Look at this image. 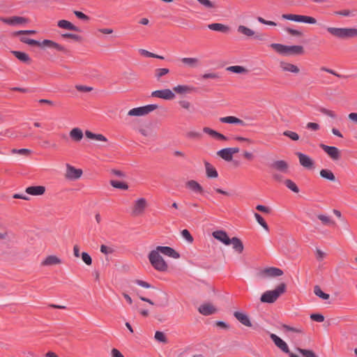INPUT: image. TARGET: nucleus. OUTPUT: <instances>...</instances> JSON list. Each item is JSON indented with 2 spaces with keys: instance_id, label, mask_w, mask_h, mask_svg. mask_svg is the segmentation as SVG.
<instances>
[{
  "instance_id": "obj_26",
  "label": "nucleus",
  "mask_w": 357,
  "mask_h": 357,
  "mask_svg": "<svg viewBox=\"0 0 357 357\" xmlns=\"http://www.w3.org/2000/svg\"><path fill=\"white\" fill-rule=\"evenodd\" d=\"M232 245L233 249L241 254L243 251V244L242 241L237 237H233L230 238V245Z\"/></svg>"
},
{
  "instance_id": "obj_58",
  "label": "nucleus",
  "mask_w": 357,
  "mask_h": 357,
  "mask_svg": "<svg viewBox=\"0 0 357 357\" xmlns=\"http://www.w3.org/2000/svg\"><path fill=\"white\" fill-rule=\"evenodd\" d=\"M74 14L75 15L82 20H84V21H88L89 20V17L87 16L86 15H85L84 13H83L81 11H78V10H74Z\"/></svg>"
},
{
  "instance_id": "obj_42",
  "label": "nucleus",
  "mask_w": 357,
  "mask_h": 357,
  "mask_svg": "<svg viewBox=\"0 0 357 357\" xmlns=\"http://www.w3.org/2000/svg\"><path fill=\"white\" fill-rule=\"evenodd\" d=\"M110 184L114 188L118 189L127 190L128 188V185L126 183L119 181L112 180Z\"/></svg>"
},
{
  "instance_id": "obj_5",
  "label": "nucleus",
  "mask_w": 357,
  "mask_h": 357,
  "mask_svg": "<svg viewBox=\"0 0 357 357\" xmlns=\"http://www.w3.org/2000/svg\"><path fill=\"white\" fill-rule=\"evenodd\" d=\"M283 19L294 21L296 22H302L307 23L310 24H314L317 22L315 18L307 16V15H294V14H283L282 15Z\"/></svg>"
},
{
  "instance_id": "obj_11",
  "label": "nucleus",
  "mask_w": 357,
  "mask_h": 357,
  "mask_svg": "<svg viewBox=\"0 0 357 357\" xmlns=\"http://www.w3.org/2000/svg\"><path fill=\"white\" fill-rule=\"evenodd\" d=\"M320 147L331 157L333 160H337L340 158L339 149L335 146H331L324 144H320Z\"/></svg>"
},
{
  "instance_id": "obj_46",
  "label": "nucleus",
  "mask_w": 357,
  "mask_h": 357,
  "mask_svg": "<svg viewBox=\"0 0 357 357\" xmlns=\"http://www.w3.org/2000/svg\"><path fill=\"white\" fill-rule=\"evenodd\" d=\"M318 111L320 112L321 114H323L324 115L330 116L332 119H335L336 118L335 113L333 111H332V110H330V109H328L326 108L321 107H319L318 109Z\"/></svg>"
},
{
  "instance_id": "obj_37",
  "label": "nucleus",
  "mask_w": 357,
  "mask_h": 357,
  "mask_svg": "<svg viewBox=\"0 0 357 357\" xmlns=\"http://www.w3.org/2000/svg\"><path fill=\"white\" fill-rule=\"evenodd\" d=\"M128 115L131 116H144V113L142 107H139L131 109L128 112Z\"/></svg>"
},
{
  "instance_id": "obj_18",
  "label": "nucleus",
  "mask_w": 357,
  "mask_h": 357,
  "mask_svg": "<svg viewBox=\"0 0 357 357\" xmlns=\"http://www.w3.org/2000/svg\"><path fill=\"white\" fill-rule=\"evenodd\" d=\"M270 337H271V339L275 343V344L279 349H280L283 352H284L286 354L289 353V349L288 345L283 340H282L280 337H278V335H276L275 334H273V333L271 334Z\"/></svg>"
},
{
  "instance_id": "obj_19",
  "label": "nucleus",
  "mask_w": 357,
  "mask_h": 357,
  "mask_svg": "<svg viewBox=\"0 0 357 357\" xmlns=\"http://www.w3.org/2000/svg\"><path fill=\"white\" fill-rule=\"evenodd\" d=\"M198 311L202 315L208 316L214 314L216 312V309L211 303H206L198 307Z\"/></svg>"
},
{
  "instance_id": "obj_7",
  "label": "nucleus",
  "mask_w": 357,
  "mask_h": 357,
  "mask_svg": "<svg viewBox=\"0 0 357 357\" xmlns=\"http://www.w3.org/2000/svg\"><path fill=\"white\" fill-rule=\"evenodd\" d=\"M151 96L164 99V100H172L175 98V94L173 91L169 89L156 90L152 92Z\"/></svg>"
},
{
  "instance_id": "obj_20",
  "label": "nucleus",
  "mask_w": 357,
  "mask_h": 357,
  "mask_svg": "<svg viewBox=\"0 0 357 357\" xmlns=\"http://www.w3.org/2000/svg\"><path fill=\"white\" fill-rule=\"evenodd\" d=\"M25 192L33 196L42 195L45 192V188L43 185L29 186L26 188Z\"/></svg>"
},
{
  "instance_id": "obj_17",
  "label": "nucleus",
  "mask_w": 357,
  "mask_h": 357,
  "mask_svg": "<svg viewBox=\"0 0 357 357\" xmlns=\"http://www.w3.org/2000/svg\"><path fill=\"white\" fill-rule=\"evenodd\" d=\"M237 31L239 33H241L246 36H248V37H254V38L260 40H262L264 39L262 35H259V34L255 35V33L253 30H252L251 29H250L245 26H243V25L238 26Z\"/></svg>"
},
{
  "instance_id": "obj_9",
  "label": "nucleus",
  "mask_w": 357,
  "mask_h": 357,
  "mask_svg": "<svg viewBox=\"0 0 357 357\" xmlns=\"http://www.w3.org/2000/svg\"><path fill=\"white\" fill-rule=\"evenodd\" d=\"M147 206L146 200L144 198L137 199L133 206L132 214L134 215H139L144 213Z\"/></svg>"
},
{
  "instance_id": "obj_24",
  "label": "nucleus",
  "mask_w": 357,
  "mask_h": 357,
  "mask_svg": "<svg viewBox=\"0 0 357 357\" xmlns=\"http://www.w3.org/2000/svg\"><path fill=\"white\" fill-rule=\"evenodd\" d=\"M206 176L210 178H215L218 176V173L215 168L208 162H204Z\"/></svg>"
},
{
  "instance_id": "obj_4",
  "label": "nucleus",
  "mask_w": 357,
  "mask_h": 357,
  "mask_svg": "<svg viewBox=\"0 0 357 357\" xmlns=\"http://www.w3.org/2000/svg\"><path fill=\"white\" fill-rule=\"evenodd\" d=\"M148 257L151 264L155 270L160 272L167 270L168 266L167 263L156 250H151Z\"/></svg>"
},
{
  "instance_id": "obj_36",
  "label": "nucleus",
  "mask_w": 357,
  "mask_h": 357,
  "mask_svg": "<svg viewBox=\"0 0 357 357\" xmlns=\"http://www.w3.org/2000/svg\"><path fill=\"white\" fill-rule=\"evenodd\" d=\"M320 176L322 178H326L329 181H333L335 180V177L333 173L331 170H328V169H321L320 171Z\"/></svg>"
},
{
  "instance_id": "obj_8",
  "label": "nucleus",
  "mask_w": 357,
  "mask_h": 357,
  "mask_svg": "<svg viewBox=\"0 0 357 357\" xmlns=\"http://www.w3.org/2000/svg\"><path fill=\"white\" fill-rule=\"evenodd\" d=\"M82 171L80 169H76L69 164L66 165V177L69 180H76L81 177Z\"/></svg>"
},
{
  "instance_id": "obj_29",
  "label": "nucleus",
  "mask_w": 357,
  "mask_h": 357,
  "mask_svg": "<svg viewBox=\"0 0 357 357\" xmlns=\"http://www.w3.org/2000/svg\"><path fill=\"white\" fill-rule=\"evenodd\" d=\"M43 47H47L49 48H54L58 51L63 52L65 50L63 46L61 45L59 43H56L52 40L45 39L42 41Z\"/></svg>"
},
{
  "instance_id": "obj_1",
  "label": "nucleus",
  "mask_w": 357,
  "mask_h": 357,
  "mask_svg": "<svg viewBox=\"0 0 357 357\" xmlns=\"http://www.w3.org/2000/svg\"><path fill=\"white\" fill-rule=\"evenodd\" d=\"M270 46L278 54L284 56L301 55L304 53V48L301 45H285L280 43H272Z\"/></svg>"
},
{
  "instance_id": "obj_47",
  "label": "nucleus",
  "mask_w": 357,
  "mask_h": 357,
  "mask_svg": "<svg viewBox=\"0 0 357 357\" xmlns=\"http://www.w3.org/2000/svg\"><path fill=\"white\" fill-rule=\"evenodd\" d=\"M297 351L301 354L304 357H317L315 354L310 350L298 348Z\"/></svg>"
},
{
  "instance_id": "obj_3",
  "label": "nucleus",
  "mask_w": 357,
  "mask_h": 357,
  "mask_svg": "<svg viewBox=\"0 0 357 357\" xmlns=\"http://www.w3.org/2000/svg\"><path fill=\"white\" fill-rule=\"evenodd\" d=\"M327 31L338 38L357 37V29L356 28L328 27Z\"/></svg>"
},
{
  "instance_id": "obj_25",
  "label": "nucleus",
  "mask_w": 357,
  "mask_h": 357,
  "mask_svg": "<svg viewBox=\"0 0 357 357\" xmlns=\"http://www.w3.org/2000/svg\"><path fill=\"white\" fill-rule=\"evenodd\" d=\"M57 25L59 28L70 30V31H79V29L73 24L70 22L66 20H61L58 22Z\"/></svg>"
},
{
  "instance_id": "obj_13",
  "label": "nucleus",
  "mask_w": 357,
  "mask_h": 357,
  "mask_svg": "<svg viewBox=\"0 0 357 357\" xmlns=\"http://www.w3.org/2000/svg\"><path fill=\"white\" fill-rule=\"evenodd\" d=\"M296 155L298 157L301 165L307 169L313 167L314 162L310 156L301 152L296 153Z\"/></svg>"
},
{
  "instance_id": "obj_61",
  "label": "nucleus",
  "mask_w": 357,
  "mask_h": 357,
  "mask_svg": "<svg viewBox=\"0 0 357 357\" xmlns=\"http://www.w3.org/2000/svg\"><path fill=\"white\" fill-rule=\"evenodd\" d=\"M203 132L206 134H208L210 136L213 137H215L218 133V132L210 128H208V127H204L203 128Z\"/></svg>"
},
{
  "instance_id": "obj_30",
  "label": "nucleus",
  "mask_w": 357,
  "mask_h": 357,
  "mask_svg": "<svg viewBox=\"0 0 357 357\" xmlns=\"http://www.w3.org/2000/svg\"><path fill=\"white\" fill-rule=\"evenodd\" d=\"M70 137L75 142H79L83 138V132L79 128H73L70 133Z\"/></svg>"
},
{
  "instance_id": "obj_57",
  "label": "nucleus",
  "mask_w": 357,
  "mask_h": 357,
  "mask_svg": "<svg viewBox=\"0 0 357 357\" xmlns=\"http://www.w3.org/2000/svg\"><path fill=\"white\" fill-rule=\"evenodd\" d=\"M310 319L317 322H323L324 321V315L321 314H312L310 315Z\"/></svg>"
},
{
  "instance_id": "obj_38",
  "label": "nucleus",
  "mask_w": 357,
  "mask_h": 357,
  "mask_svg": "<svg viewBox=\"0 0 357 357\" xmlns=\"http://www.w3.org/2000/svg\"><path fill=\"white\" fill-rule=\"evenodd\" d=\"M227 70L234 73H243L247 72V70L241 66H231L227 68Z\"/></svg>"
},
{
  "instance_id": "obj_16",
  "label": "nucleus",
  "mask_w": 357,
  "mask_h": 357,
  "mask_svg": "<svg viewBox=\"0 0 357 357\" xmlns=\"http://www.w3.org/2000/svg\"><path fill=\"white\" fill-rule=\"evenodd\" d=\"M1 21L4 22L5 24L11 25V26H15L17 24H24L28 22V19L20 17V16H13L11 17L8 18H3L1 19Z\"/></svg>"
},
{
  "instance_id": "obj_32",
  "label": "nucleus",
  "mask_w": 357,
  "mask_h": 357,
  "mask_svg": "<svg viewBox=\"0 0 357 357\" xmlns=\"http://www.w3.org/2000/svg\"><path fill=\"white\" fill-rule=\"evenodd\" d=\"M61 263V259L55 255H50L47 257L41 263L43 266H52Z\"/></svg>"
},
{
  "instance_id": "obj_12",
  "label": "nucleus",
  "mask_w": 357,
  "mask_h": 357,
  "mask_svg": "<svg viewBox=\"0 0 357 357\" xmlns=\"http://www.w3.org/2000/svg\"><path fill=\"white\" fill-rule=\"evenodd\" d=\"M154 250H156L158 254L162 253L174 259H178L180 257V255L169 246H157Z\"/></svg>"
},
{
  "instance_id": "obj_2",
  "label": "nucleus",
  "mask_w": 357,
  "mask_h": 357,
  "mask_svg": "<svg viewBox=\"0 0 357 357\" xmlns=\"http://www.w3.org/2000/svg\"><path fill=\"white\" fill-rule=\"evenodd\" d=\"M286 291V284H280L275 289L265 291L260 298L262 303H273Z\"/></svg>"
},
{
  "instance_id": "obj_63",
  "label": "nucleus",
  "mask_w": 357,
  "mask_h": 357,
  "mask_svg": "<svg viewBox=\"0 0 357 357\" xmlns=\"http://www.w3.org/2000/svg\"><path fill=\"white\" fill-rule=\"evenodd\" d=\"M75 88L79 91H82V92H89V91H91L93 90L92 87L84 86V85H76Z\"/></svg>"
},
{
  "instance_id": "obj_53",
  "label": "nucleus",
  "mask_w": 357,
  "mask_h": 357,
  "mask_svg": "<svg viewBox=\"0 0 357 357\" xmlns=\"http://www.w3.org/2000/svg\"><path fill=\"white\" fill-rule=\"evenodd\" d=\"M335 14L337 15H342V16H345V17L355 16V14L354 13V12L351 11L349 10H342L335 11Z\"/></svg>"
},
{
  "instance_id": "obj_48",
  "label": "nucleus",
  "mask_w": 357,
  "mask_h": 357,
  "mask_svg": "<svg viewBox=\"0 0 357 357\" xmlns=\"http://www.w3.org/2000/svg\"><path fill=\"white\" fill-rule=\"evenodd\" d=\"M182 237L186 240L187 242L191 243L193 241V237L190 234V231L188 229H183L181 231Z\"/></svg>"
},
{
  "instance_id": "obj_51",
  "label": "nucleus",
  "mask_w": 357,
  "mask_h": 357,
  "mask_svg": "<svg viewBox=\"0 0 357 357\" xmlns=\"http://www.w3.org/2000/svg\"><path fill=\"white\" fill-rule=\"evenodd\" d=\"M204 8L211 9L215 7L214 3L210 0H197Z\"/></svg>"
},
{
  "instance_id": "obj_10",
  "label": "nucleus",
  "mask_w": 357,
  "mask_h": 357,
  "mask_svg": "<svg viewBox=\"0 0 357 357\" xmlns=\"http://www.w3.org/2000/svg\"><path fill=\"white\" fill-rule=\"evenodd\" d=\"M269 167L281 173L286 174L288 172L289 165L283 160H275L269 165Z\"/></svg>"
},
{
  "instance_id": "obj_59",
  "label": "nucleus",
  "mask_w": 357,
  "mask_h": 357,
  "mask_svg": "<svg viewBox=\"0 0 357 357\" xmlns=\"http://www.w3.org/2000/svg\"><path fill=\"white\" fill-rule=\"evenodd\" d=\"M31 151L28 149H13L12 153H18L22 155H27L30 154Z\"/></svg>"
},
{
  "instance_id": "obj_44",
  "label": "nucleus",
  "mask_w": 357,
  "mask_h": 357,
  "mask_svg": "<svg viewBox=\"0 0 357 357\" xmlns=\"http://www.w3.org/2000/svg\"><path fill=\"white\" fill-rule=\"evenodd\" d=\"M155 339L156 341L162 343H167V337L163 332L161 331H156L155 333Z\"/></svg>"
},
{
  "instance_id": "obj_64",
  "label": "nucleus",
  "mask_w": 357,
  "mask_h": 357,
  "mask_svg": "<svg viewBox=\"0 0 357 357\" xmlns=\"http://www.w3.org/2000/svg\"><path fill=\"white\" fill-rule=\"evenodd\" d=\"M257 20L263 24L269 25V26H276L275 22H274L273 21L266 20L265 19H264L261 17H258Z\"/></svg>"
},
{
  "instance_id": "obj_60",
  "label": "nucleus",
  "mask_w": 357,
  "mask_h": 357,
  "mask_svg": "<svg viewBox=\"0 0 357 357\" xmlns=\"http://www.w3.org/2000/svg\"><path fill=\"white\" fill-rule=\"evenodd\" d=\"M306 128L308 130L317 131L319 130L320 126L317 123L309 122L306 125Z\"/></svg>"
},
{
  "instance_id": "obj_22",
  "label": "nucleus",
  "mask_w": 357,
  "mask_h": 357,
  "mask_svg": "<svg viewBox=\"0 0 357 357\" xmlns=\"http://www.w3.org/2000/svg\"><path fill=\"white\" fill-rule=\"evenodd\" d=\"M220 121L224 123H229V124H238L241 126H244L245 123L243 120L233 116H228L225 117L220 118Z\"/></svg>"
},
{
  "instance_id": "obj_50",
  "label": "nucleus",
  "mask_w": 357,
  "mask_h": 357,
  "mask_svg": "<svg viewBox=\"0 0 357 357\" xmlns=\"http://www.w3.org/2000/svg\"><path fill=\"white\" fill-rule=\"evenodd\" d=\"M169 70L168 68H158L155 70V77L157 79H159L161 77L169 73Z\"/></svg>"
},
{
  "instance_id": "obj_49",
  "label": "nucleus",
  "mask_w": 357,
  "mask_h": 357,
  "mask_svg": "<svg viewBox=\"0 0 357 357\" xmlns=\"http://www.w3.org/2000/svg\"><path fill=\"white\" fill-rule=\"evenodd\" d=\"M284 31L291 35V36H298V37H301L303 35V32L299 31V30H297V29H291V28H285L284 29Z\"/></svg>"
},
{
  "instance_id": "obj_62",
  "label": "nucleus",
  "mask_w": 357,
  "mask_h": 357,
  "mask_svg": "<svg viewBox=\"0 0 357 357\" xmlns=\"http://www.w3.org/2000/svg\"><path fill=\"white\" fill-rule=\"evenodd\" d=\"M202 77L203 79H218L220 77V75H218V73H209L203 74Z\"/></svg>"
},
{
  "instance_id": "obj_55",
  "label": "nucleus",
  "mask_w": 357,
  "mask_h": 357,
  "mask_svg": "<svg viewBox=\"0 0 357 357\" xmlns=\"http://www.w3.org/2000/svg\"><path fill=\"white\" fill-rule=\"evenodd\" d=\"M114 250L112 247H108L105 245L100 246V252L105 255H109L113 253Z\"/></svg>"
},
{
  "instance_id": "obj_6",
  "label": "nucleus",
  "mask_w": 357,
  "mask_h": 357,
  "mask_svg": "<svg viewBox=\"0 0 357 357\" xmlns=\"http://www.w3.org/2000/svg\"><path fill=\"white\" fill-rule=\"evenodd\" d=\"M282 274L283 271L280 268L275 267L266 268L259 272V276L264 279L281 276Z\"/></svg>"
},
{
  "instance_id": "obj_21",
  "label": "nucleus",
  "mask_w": 357,
  "mask_h": 357,
  "mask_svg": "<svg viewBox=\"0 0 357 357\" xmlns=\"http://www.w3.org/2000/svg\"><path fill=\"white\" fill-rule=\"evenodd\" d=\"M186 187L195 193L203 194L204 189L202 185L195 180L188 181Z\"/></svg>"
},
{
  "instance_id": "obj_35",
  "label": "nucleus",
  "mask_w": 357,
  "mask_h": 357,
  "mask_svg": "<svg viewBox=\"0 0 357 357\" xmlns=\"http://www.w3.org/2000/svg\"><path fill=\"white\" fill-rule=\"evenodd\" d=\"M217 154L226 161H231L233 158L229 148H225L218 151Z\"/></svg>"
},
{
  "instance_id": "obj_14",
  "label": "nucleus",
  "mask_w": 357,
  "mask_h": 357,
  "mask_svg": "<svg viewBox=\"0 0 357 357\" xmlns=\"http://www.w3.org/2000/svg\"><path fill=\"white\" fill-rule=\"evenodd\" d=\"M212 236L216 240L226 245H230V238H229L227 232L224 230H216L212 233Z\"/></svg>"
},
{
  "instance_id": "obj_31",
  "label": "nucleus",
  "mask_w": 357,
  "mask_h": 357,
  "mask_svg": "<svg viewBox=\"0 0 357 357\" xmlns=\"http://www.w3.org/2000/svg\"><path fill=\"white\" fill-rule=\"evenodd\" d=\"M11 52L20 61L26 63L31 62V58L26 53L20 51H12Z\"/></svg>"
},
{
  "instance_id": "obj_33",
  "label": "nucleus",
  "mask_w": 357,
  "mask_h": 357,
  "mask_svg": "<svg viewBox=\"0 0 357 357\" xmlns=\"http://www.w3.org/2000/svg\"><path fill=\"white\" fill-rule=\"evenodd\" d=\"M85 135L89 139L101 142H107V139L104 135L101 134H95L89 130L85 131Z\"/></svg>"
},
{
  "instance_id": "obj_28",
  "label": "nucleus",
  "mask_w": 357,
  "mask_h": 357,
  "mask_svg": "<svg viewBox=\"0 0 357 357\" xmlns=\"http://www.w3.org/2000/svg\"><path fill=\"white\" fill-rule=\"evenodd\" d=\"M173 90L179 94L190 93L195 90V88L189 85H177Z\"/></svg>"
},
{
  "instance_id": "obj_41",
  "label": "nucleus",
  "mask_w": 357,
  "mask_h": 357,
  "mask_svg": "<svg viewBox=\"0 0 357 357\" xmlns=\"http://www.w3.org/2000/svg\"><path fill=\"white\" fill-rule=\"evenodd\" d=\"M314 293L317 296L324 300H327L329 298V294L323 292L321 288L317 285L314 287Z\"/></svg>"
},
{
  "instance_id": "obj_43",
  "label": "nucleus",
  "mask_w": 357,
  "mask_h": 357,
  "mask_svg": "<svg viewBox=\"0 0 357 357\" xmlns=\"http://www.w3.org/2000/svg\"><path fill=\"white\" fill-rule=\"evenodd\" d=\"M255 219L257 220V222L266 230V231H268L269 230V228H268V226L267 225V223L266 222V221L264 220V219L262 218V216L257 213H255Z\"/></svg>"
},
{
  "instance_id": "obj_39",
  "label": "nucleus",
  "mask_w": 357,
  "mask_h": 357,
  "mask_svg": "<svg viewBox=\"0 0 357 357\" xmlns=\"http://www.w3.org/2000/svg\"><path fill=\"white\" fill-rule=\"evenodd\" d=\"M317 218L321 221L325 225H331L335 224V222L331 219V218L324 214H319Z\"/></svg>"
},
{
  "instance_id": "obj_40",
  "label": "nucleus",
  "mask_w": 357,
  "mask_h": 357,
  "mask_svg": "<svg viewBox=\"0 0 357 357\" xmlns=\"http://www.w3.org/2000/svg\"><path fill=\"white\" fill-rule=\"evenodd\" d=\"M284 184L287 188H289L294 192L297 193L299 192V188L293 181L290 179H287L284 181Z\"/></svg>"
},
{
  "instance_id": "obj_45",
  "label": "nucleus",
  "mask_w": 357,
  "mask_h": 357,
  "mask_svg": "<svg viewBox=\"0 0 357 357\" xmlns=\"http://www.w3.org/2000/svg\"><path fill=\"white\" fill-rule=\"evenodd\" d=\"M283 135L290 138L293 141H298L299 139V135L294 131L285 130L283 132Z\"/></svg>"
},
{
  "instance_id": "obj_52",
  "label": "nucleus",
  "mask_w": 357,
  "mask_h": 357,
  "mask_svg": "<svg viewBox=\"0 0 357 357\" xmlns=\"http://www.w3.org/2000/svg\"><path fill=\"white\" fill-rule=\"evenodd\" d=\"M144 115L149 114V112L156 109L158 108V105L155 104H150L145 106H142Z\"/></svg>"
},
{
  "instance_id": "obj_15",
  "label": "nucleus",
  "mask_w": 357,
  "mask_h": 357,
  "mask_svg": "<svg viewBox=\"0 0 357 357\" xmlns=\"http://www.w3.org/2000/svg\"><path fill=\"white\" fill-rule=\"evenodd\" d=\"M234 317L243 325L248 327L252 326V323L248 315L243 311H236L234 312Z\"/></svg>"
},
{
  "instance_id": "obj_27",
  "label": "nucleus",
  "mask_w": 357,
  "mask_h": 357,
  "mask_svg": "<svg viewBox=\"0 0 357 357\" xmlns=\"http://www.w3.org/2000/svg\"><path fill=\"white\" fill-rule=\"evenodd\" d=\"M280 66L283 71L293 73H298L299 72V68L296 65L291 64L290 63L282 61L280 63Z\"/></svg>"
},
{
  "instance_id": "obj_34",
  "label": "nucleus",
  "mask_w": 357,
  "mask_h": 357,
  "mask_svg": "<svg viewBox=\"0 0 357 357\" xmlns=\"http://www.w3.org/2000/svg\"><path fill=\"white\" fill-rule=\"evenodd\" d=\"M181 61L183 63L192 68L197 67L199 65V59L197 58L184 57L182 58Z\"/></svg>"
},
{
  "instance_id": "obj_56",
  "label": "nucleus",
  "mask_w": 357,
  "mask_h": 357,
  "mask_svg": "<svg viewBox=\"0 0 357 357\" xmlns=\"http://www.w3.org/2000/svg\"><path fill=\"white\" fill-rule=\"evenodd\" d=\"M187 137L190 139H199L202 137V134L199 132L192 130L186 134Z\"/></svg>"
},
{
  "instance_id": "obj_54",
  "label": "nucleus",
  "mask_w": 357,
  "mask_h": 357,
  "mask_svg": "<svg viewBox=\"0 0 357 357\" xmlns=\"http://www.w3.org/2000/svg\"><path fill=\"white\" fill-rule=\"evenodd\" d=\"M82 259L86 265H91L92 264V259L87 252L82 253Z\"/></svg>"
},
{
  "instance_id": "obj_23",
  "label": "nucleus",
  "mask_w": 357,
  "mask_h": 357,
  "mask_svg": "<svg viewBox=\"0 0 357 357\" xmlns=\"http://www.w3.org/2000/svg\"><path fill=\"white\" fill-rule=\"evenodd\" d=\"M208 28L212 31H219L222 33H228L230 28L221 23H212L208 25Z\"/></svg>"
}]
</instances>
